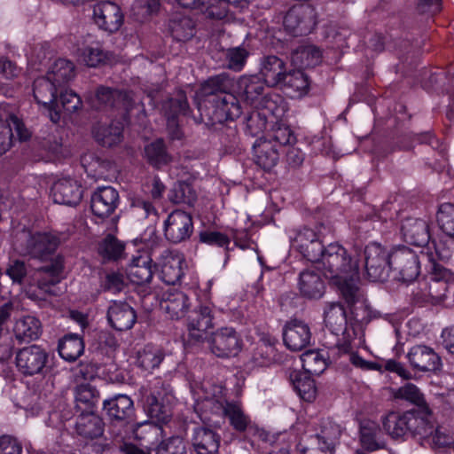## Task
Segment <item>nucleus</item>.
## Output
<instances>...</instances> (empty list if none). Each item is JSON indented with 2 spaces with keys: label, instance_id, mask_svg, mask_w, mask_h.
I'll return each mask as SVG.
<instances>
[{
  "label": "nucleus",
  "instance_id": "1",
  "mask_svg": "<svg viewBox=\"0 0 454 454\" xmlns=\"http://www.w3.org/2000/svg\"><path fill=\"white\" fill-rule=\"evenodd\" d=\"M358 251L348 252L339 243H331L317 262V269L335 285L349 307L350 313L356 317L354 306L364 301V294L358 286Z\"/></svg>",
  "mask_w": 454,
  "mask_h": 454
},
{
  "label": "nucleus",
  "instance_id": "2",
  "mask_svg": "<svg viewBox=\"0 0 454 454\" xmlns=\"http://www.w3.org/2000/svg\"><path fill=\"white\" fill-rule=\"evenodd\" d=\"M59 244V236L51 231H23L17 239V249L20 254L41 261H50V264L37 270L35 279L38 288L51 295L58 294L56 286L60 281V274L64 268L63 256L54 255Z\"/></svg>",
  "mask_w": 454,
  "mask_h": 454
},
{
  "label": "nucleus",
  "instance_id": "3",
  "mask_svg": "<svg viewBox=\"0 0 454 454\" xmlns=\"http://www.w3.org/2000/svg\"><path fill=\"white\" fill-rule=\"evenodd\" d=\"M324 323L332 333L342 335L336 344L330 348L333 356H348V361L356 368L364 371H377L380 366L362 358L354 351L353 340L356 337L351 318H348L344 306L340 301H328L324 306Z\"/></svg>",
  "mask_w": 454,
  "mask_h": 454
},
{
  "label": "nucleus",
  "instance_id": "4",
  "mask_svg": "<svg viewBox=\"0 0 454 454\" xmlns=\"http://www.w3.org/2000/svg\"><path fill=\"white\" fill-rule=\"evenodd\" d=\"M197 411H200L201 419L204 421H211L209 414L224 416L228 418L231 427L239 431H245L249 424L250 419L247 416L238 403H229L224 395L222 387H214L212 394H207L205 397L197 403Z\"/></svg>",
  "mask_w": 454,
  "mask_h": 454
},
{
  "label": "nucleus",
  "instance_id": "5",
  "mask_svg": "<svg viewBox=\"0 0 454 454\" xmlns=\"http://www.w3.org/2000/svg\"><path fill=\"white\" fill-rule=\"evenodd\" d=\"M265 82L257 75H244L237 82L236 91L247 104L258 109L274 112L277 100L264 93Z\"/></svg>",
  "mask_w": 454,
  "mask_h": 454
},
{
  "label": "nucleus",
  "instance_id": "6",
  "mask_svg": "<svg viewBox=\"0 0 454 454\" xmlns=\"http://www.w3.org/2000/svg\"><path fill=\"white\" fill-rule=\"evenodd\" d=\"M364 268L371 281H384L388 277L389 255L382 246L378 243L367 245L364 250Z\"/></svg>",
  "mask_w": 454,
  "mask_h": 454
},
{
  "label": "nucleus",
  "instance_id": "7",
  "mask_svg": "<svg viewBox=\"0 0 454 454\" xmlns=\"http://www.w3.org/2000/svg\"><path fill=\"white\" fill-rule=\"evenodd\" d=\"M389 269L396 271L402 281H412L419 274V256L407 247H398L390 253Z\"/></svg>",
  "mask_w": 454,
  "mask_h": 454
},
{
  "label": "nucleus",
  "instance_id": "8",
  "mask_svg": "<svg viewBox=\"0 0 454 454\" xmlns=\"http://www.w3.org/2000/svg\"><path fill=\"white\" fill-rule=\"evenodd\" d=\"M210 351L218 357L237 356L242 348V340L232 327H221L207 339Z\"/></svg>",
  "mask_w": 454,
  "mask_h": 454
},
{
  "label": "nucleus",
  "instance_id": "9",
  "mask_svg": "<svg viewBox=\"0 0 454 454\" xmlns=\"http://www.w3.org/2000/svg\"><path fill=\"white\" fill-rule=\"evenodd\" d=\"M284 27L294 35L310 33L317 24V12L311 5H295L289 9L284 18Z\"/></svg>",
  "mask_w": 454,
  "mask_h": 454
},
{
  "label": "nucleus",
  "instance_id": "10",
  "mask_svg": "<svg viewBox=\"0 0 454 454\" xmlns=\"http://www.w3.org/2000/svg\"><path fill=\"white\" fill-rule=\"evenodd\" d=\"M339 436L338 427L330 421H324L320 432L309 437L310 446L300 442L297 448L301 454H333L334 444Z\"/></svg>",
  "mask_w": 454,
  "mask_h": 454
},
{
  "label": "nucleus",
  "instance_id": "11",
  "mask_svg": "<svg viewBox=\"0 0 454 454\" xmlns=\"http://www.w3.org/2000/svg\"><path fill=\"white\" fill-rule=\"evenodd\" d=\"M450 272L439 265H434L428 281L420 284L421 293L417 294L425 301L436 304L442 301L448 291Z\"/></svg>",
  "mask_w": 454,
  "mask_h": 454
},
{
  "label": "nucleus",
  "instance_id": "12",
  "mask_svg": "<svg viewBox=\"0 0 454 454\" xmlns=\"http://www.w3.org/2000/svg\"><path fill=\"white\" fill-rule=\"evenodd\" d=\"M214 315L208 305H200L188 315L186 328L188 337L195 342L207 339V331L214 327Z\"/></svg>",
  "mask_w": 454,
  "mask_h": 454
},
{
  "label": "nucleus",
  "instance_id": "13",
  "mask_svg": "<svg viewBox=\"0 0 454 454\" xmlns=\"http://www.w3.org/2000/svg\"><path fill=\"white\" fill-rule=\"evenodd\" d=\"M48 361L47 352L37 345H31L20 349L16 355V365L24 375L42 373Z\"/></svg>",
  "mask_w": 454,
  "mask_h": 454
},
{
  "label": "nucleus",
  "instance_id": "14",
  "mask_svg": "<svg viewBox=\"0 0 454 454\" xmlns=\"http://www.w3.org/2000/svg\"><path fill=\"white\" fill-rule=\"evenodd\" d=\"M192 231V218L184 211H173L164 222V235L172 243L177 244L188 239Z\"/></svg>",
  "mask_w": 454,
  "mask_h": 454
},
{
  "label": "nucleus",
  "instance_id": "15",
  "mask_svg": "<svg viewBox=\"0 0 454 454\" xmlns=\"http://www.w3.org/2000/svg\"><path fill=\"white\" fill-rule=\"evenodd\" d=\"M293 247L308 261L316 262L325 252L320 235L313 229L303 228L292 238Z\"/></svg>",
  "mask_w": 454,
  "mask_h": 454
},
{
  "label": "nucleus",
  "instance_id": "16",
  "mask_svg": "<svg viewBox=\"0 0 454 454\" xmlns=\"http://www.w3.org/2000/svg\"><path fill=\"white\" fill-rule=\"evenodd\" d=\"M93 19L100 29L114 33L122 25L123 14L116 4L104 1L94 6Z\"/></svg>",
  "mask_w": 454,
  "mask_h": 454
},
{
  "label": "nucleus",
  "instance_id": "17",
  "mask_svg": "<svg viewBox=\"0 0 454 454\" xmlns=\"http://www.w3.org/2000/svg\"><path fill=\"white\" fill-rule=\"evenodd\" d=\"M283 340L287 348L300 351L310 344V328L302 320L290 319L283 328Z\"/></svg>",
  "mask_w": 454,
  "mask_h": 454
},
{
  "label": "nucleus",
  "instance_id": "18",
  "mask_svg": "<svg viewBox=\"0 0 454 454\" xmlns=\"http://www.w3.org/2000/svg\"><path fill=\"white\" fill-rule=\"evenodd\" d=\"M405 427V441L411 437L421 443L422 439H427L434 432L431 413L426 414L424 410L407 411Z\"/></svg>",
  "mask_w": 454,
  "mask_h": 454
},
{
  "label": "nucleus",
  "instance_id": "19",
  "mask_svg": "<svg viewBox=\"0 0 454 454\" xmlns=\"http://www.w3.org/2000/svg\"><path fill=\"white\" fill-rule=\"evenodd\" d=\"M53 201L67 206H76L82 198L81 184L70 176L59 178L51 187Z\"/></svg>",
  "mask_w": 454,
  "mask_h": 454
},
{
  "label": "nucleus",
  "instance_id": "20",
  "mask_svg": "<svg viewBox=\"0 0 454 454\" xmlns=\"http://www.w3.org/2000/svg\"><path fill=\"white\" fill-rule=\"evenodd\" d=\"M411 366L419 372H436L442 368V359L434 348L426 345L413 346L407 354Z\"/></svg>",
  "mask_w": 454,
  "mask_h": 454
},
{
  "label": "nucleus",
  "instance_id": "21",
  "mask_svg": "<svg viewBox=\"0 0 454 454\" xmlns=\"http://www.w3.org/2000/svg\"><path fill=\"white\" fill-rule=\"evenodd\" d=\"M119 204V193L111 186L98 187L92 194L90 208L92 213L106 218L111 215Z\"/></svg>",
  "mask_w": 454,
  "mask_h": 454
},
{
  "label": "nucleus",
  "instance_id": "22",
  "mask_svg": "<svg viewBox=\"0 0 454 454\" xmlns=\"http://www.w3.org/2000/svg\"><path fill=\"white\" fill-rule=\"evenodd\" d=\"M184 257L182 254L175 251H164L160 262V279L168 286L179 283L184 274Z\"/></svg>",
  "mask_w": 454,
  "mask_h": 454
},
{
  "label": "nucleus",
  "instance_id": "23",
  "mask_svg": "<svg viewBox=\"0 0 454 454\" xmlns=\"http://www.w3.org/2000/svg\"><path fill=\"white\" fill-rule=\"evenodd\" d=\"M12 129L20 141H27L31 137V132L16 115L12 114L6 120L0 119V155L6 153L12 146Z\"/></svg>",
  "mask_w": 454,
  "mask_h": 454
},
{
  "label": "nucleus",
  "instance_id": "24",
  "mask_svg": "<svg viewBox=\"0 0 454 454\" xmlns=\"http://www.w3.org/2000/svg\"><path fill=\"white\" fill-rule=\"evenodd\" d=\"M107 320L117 331H127L133 327L137 321L135 309L127 302L114 301L107 309Z\"/></svg>",
  "mask_w": 454,
  "mask_h": 454
},
{
  "label": "nucleus",
  "instance_id": "25",
  "mask_svg": "<svg viewBox=\"0 0 454 454\" xmlns=\"http://www.w3.org/2000/svg\"><path fill=\"white\" fill-rule=\"evenodd\" d=\"M401 232L403 239L417 247L426 246L429 239V225L420 218L409 217L402 222Z\"/></svg>",
  "mask_w": 454,
  "mask_h": 454
},
{
  "label": "nucleus",
  "instance_id": "26",
  "mask_svg": "<svg viewBox=\"0 0 454 454\" xmlns=\"http://www.w3.org/2000/svg\"><path fill=\"white\" fill-rule=\"evenodd\" d=\"M189 305L188 296L180 290L168 287L162 294L160 307L172 319L184 317Z\"/></svg>",
  "mask_w": 454,
  "mask_h": 454
},
{
  "label": "nucleus",
  "instance_id": "27",
  "mask_svg": "<svg viewBox=\"0 0 454 454\" xmlns=\"http://www.w3.org/2000/svg\"><path fill=\"white\" fill-rule=\"evenodd\" d=\"M286 73V64L278 57L269 55L261 59L259 74L267 86H279Z\"/></svg>",
  "mask_w": 454,
  "mask_h": 454
},
{
  "label": "nucleus",
  "instance_id": "28",
  "mask_svg": "<svg viewBox=\"0 0 454 454\" xmlns=\"http://www.w3.org/2000/svg\"><path fill=\"white\" fill-rule=\"evenodd\" d=\"M298 288L303 297L317 300L323 297L325 285L317 272L307 269L299 275Z\"/></svg>",
  "mask_w": 454,
  "mask_h": 454
},
{
  "label": "nucleus",
  "instance_id": "29",
  "mask_svg": "<svg viewBox=\"0 0 454 454\" xmlns=\"http://www.w3.org/2000/svg\"><path fill=\"white\" fill-rule=\"evenodd\" d=\"M254 157L255 163L264 170L272 169L278 163V150L271 140L259 138L254 145Z\"/></svg>",
  "mask_w": 454,
  "mask_h": 454
},
{
  "label": "nucleus",
  "instance_id": "30",
  "mask_svg": "<svg viewBox=\"0 0 454 454\" xmlns=\"http://www.w3.org/2000/svg\"><path fill=\"white\" fill-rule=\"evenodd\" d=\"M192 442L198 454H215L220 445V437L212 429L200 427L193 430Z\"/></svg>",
  "mask_w": 454,
  "mask_h": 454
},
{
  "label": "nucleus",
  "instance_id": "31",
  "mask_svg": "<svg viewBox=\"0 0 454 454\" xmlns=\"http://www.w3.org/2000/svg\"><path fill=\"white\" fill-rule=\"evenodd\" d=\"M103 408L112 420L124 421L133 413V401L126 395L105 400Z\"/></svg>",
  "mask_w": 454,
  "mask_h": 454
},
{
  "label": "nucleus",
  "instance_id": "32",
  "mask_svg": "<svg viewBox=\"0 0 454 454\" xmlns=\"http://www.w3.org/2000/svg\"><path fill=\"white\" fill-rule=\"evenodd\" d=\"M213 102L219 121L237 119L242 114L238 98L231 93H222L218 95L217 99H213Z\"/></svg>",
  "mask_w": 454,
  "mask_h": 454
},
{
  "label": "nucleus",
  "instance_id": "33",
  "mask_svg": "<svg viewBox=\"0 0 454 454\" xmlns=\"http://www.w3.org/2000/svg\"><path fill=\"white\" fill-rule=\"evenodd\" d=\"M123 126L120 121H113L109 124L97 123L92 129L94 138L103 146H114L120 144L123 138Z\"/></svg>",
  "mask_w": 454,
  "mask_h": 454
},
{
  "label": "nucleus",
  "instance_id": "34",
  "mask_svg": "<svg viewBox=\"0 0 454 454\" xmlns=\"http://www.w3.org/2000/svg\"><path fill=\"white\" fill-rule=\"evenodd\" d=\"M322 61V51L312 44L301 45L291 54V63L299 70L314 67Z\"/></svg>",
  "mask_w": 454,
  "mask_h": 454
},
{
  "label": "nucleus",
  "instance_id": "35",
  "mask_svg": "<svg viewBox=\"0 0 454 454\" xmlns=\"http://www.w3.org/2000/svg\"><path fill=\"white\" fill-rule=\"evenodd\" d=\"M279 86L291 98H301L308 93L309 82L307 74L298 69L286 73Z\"/></svg>",
  "mask_w": 454,
  "mask_h": 454
},
{
  "label": "nucleus",
  "instance_id": "36",
  "mask_svg": "<svg viewBox=\"0 0 454 454\" xmlns=\"http://www.w3.org/2000/svg\"><path fill=\"white\" fill-rule=\"evenodd\" d=\"M77 434L84 438H97L103 434L104 422L92 411L81 412L75 424Z\"/></svg>",
  "mask_w": 454,
  "mask_h": 454
},
{
  "label": "nucleus",
  "instance_id": "37",
  "mask_svg": "<svg viewBox=\"0 0 454 454\" xmlns=\"http://www.w3.org/2000/svg\"><path fill=\"white\" fill-rule=\"evenodd\" d=\"M152 259L148 254H141L136 257L129 269V278L137 285L149 283L153 276Z\"/></svg>",
  "mask_w": 454,
  "mask_h": 454
},
{
  "label": "nucleus",
  "instance_id": "38",
  "mask_svg": "<svg viewBox=\"0 0 454 454\" xmlns=\"http://www.w3.org/2000/svg\"><path fill=\"white\" fill-rule=\"evenodd\" d=\"M57 89V85L47 76L35 79L33 83L35 101L43 107H50L55 103Z\"/></svg>",
  "mask_w": 454,
  "mask_h": 454
},
{
  "label": "nucleus",
  "instance_id": "39",
  "mask_svg": "<svg viewBox=\"0 0 454 454\" xmlns=\"http://www.w3.org/2000/svg\"><path fill=\"white\" fill-rule=\"evenodd\" d=\"M98 400L99 392L89 383L78 385L74 389L75 408L81 412L92 411Z\"/></svg>",
  "mask_w": 454,
  "mask_h": 454
},
{
  "label": "nucleus",
  "instance_id": "40",
  "mask_svg": "<svg viewBox=\"0 0 454 454\" xmlns=\"http://www.w3.org/2000/svg\"><path fill=\"white\" fill-rule=\"evenodd\" d=\"M164 356V351L160 348L146 345L137 353V365L144 372H153L162 363Z\"/></svg>",
  "mask_w": 454,
  "mask_h": 454
},
{
  "label": "nucleus",
  "instance_id": "41",
  "mask_svg": "<svg viewBox=\"0 0 454 454\" xmlns=\"http://www.w3.org/2000/svg\"><path fill=\"white\" fill-rule=\"evenodd\" d=\"M14 333L21 341L36 340L41 333V324L35 317H23L16 321Z\"/></svg>",
  "mask_w": 454,
  "mask_h": 454
},
{
  "label": "nucleus",
  "instance_id": "42",
  "mask_svg": "<svg viewBox=\"0 0 454 454\" xmlns=\"http://www.w3.org/2000/svg\"><path fill=\"white\" fill-rule=\"evenodd\" d=\"M162 427L153 422H144L138 424L134 429L135 438L145 444L147 449L158 444L162 438Z\"/></svg>",
  "mask_w": 454,
  "mask_h": 454
},
{
  "label": "nucleus",
  "instance_id": "43",
  "mask_svg": "<svg viewBox=\"0 0 454 454\" xmlns=\"http://www.w3.org/2000/svg\"><path fill=\"white\" fill-rule=\"evenodd\" d=\"M127 100L128 95L126 93H122L118 90L102 86L97 90L92 104L96 108L117 106L120 104L127 107Z\"/></svg>",
  "mask_w": 454,
  "mask_h": 454
},
{
  "label": "nucleus",
  "instance_id": "44",
  "mask_svg": "<svg viewBox=\"0 0 454 454\" xmlns=\"http://www.w3.org/2000/svg\"><path fill=\"white\" fill-rule=\"evenodd\" d=\"M380 434V429L374 421L364 420L360 425V442L362 446L371 451L384 448V442L379 439Z\"/></svg>",
  "mask_w": 454,
  "mask_h": 454
},
{
  "label": "nucleus",
  "instance_id": "45",
  "mask_svg": "<svg viewBox=\"0 0 454 454\" xmlns=\"http://www.w3.org/2000/svg\"><path fill=\"white\" fill-rule=\"evenodd\" d=\"M74 74V65L67 59H59L52 64L46 76L57 87H60L72 80Z\"/></svg>",
  "mask_w": 454,
  "mask_h": 454
},
{
  "label": "nucleus",
  "instance_id": "46",
  "mask_svg": "<svg viewBox=\"0 0 454 454\" xmlns=\"http://www.w3.org/2000/svg\"><path fill=\"white\" fill-rule=\"evenodd\" d=\"M406 411L389 412L382 420L383 429L394 440L405 441Z\"/></svg>",
  "mask_w": 454,
  "mask_h": 454
},
{
  "label": "nucleus",
  "instance_id": "47",
  "mask_svg": "<svg viewBox=\"0 0 454 454\" xmlns=\"http://www.w3.org/2000/svg\"><path fill=\"white\" fill-rule=\"evenodd\" d=\"M169 31L176 41H187L194 35V23L187 16L176 14L168 23Z\"/></svg>",
  "mask_w": 454,
  "mask_h": 454
},
{
  "label": "nucleus",
  "instance_id": "48",
  "mask_svg": "<svg viewBox=\"0 0 454 454\" xmlns=\"http://www.w3.org/2000/svg\"><path fill=\"white\" fill-rule=\"evenodd\" d=\"M59 356L68 362L75 361L82 353L84 345L82 340L75 334L65 336L59 344Z\"/></svg>",
  "mask_w": 454,
  "mask_h": 454
},
{
  "label": "nucleus",
  "instance_id": "49",
  "mask_svg": "<svg viewBox=\"0 0 454 454\" xmlns=\"http://www.w3.org/2000/svg\"><path fill=\"white\" fill-rule=\"evenodd\" d=\"M78 52L80 61L90 67H97L107 59V53L98 42L79 49Z\"/></svg>",
  "mask_w": 454,
  "mask_h": 454
},
{
  "label": "nucleus",
  "instance_id": "50",
  "mask_svg": "<svg viewBox=\"0 0 454 454\" xmlns=\"http://www.w3.org/2000/svg\"><path fill=\"white\" fill-rule=\"evenodd\" d=\"M394 395L395 398L403 399L416 404L417 406L420 407V410H424L426 414L431 413L429 407L427 405L423 394L414 384H405L404 386L396 389Z\"/></svg>",
  "mask_w": 454,
  "mask_h": 454
},
{
  "label": "nucleus",
  "instance_id": "51",
  "mask_svg": "<svg viewBox=\"0 0 454 454\" xmlns=\"http://www.w3.org/2000/svg\"><path fill=\"white\" fill-rule=\"evenodd\" d=\"M302 369L309 375H320L326 369L324 356L316 350H309L301 356Z\"/></svg>",
  "mask_w": 454,
  "mask_h": 454
},
{
  "label": "nucleus",
  "instance_id": "52",
  "mask_svg": "<svg viewBox=\"0 0 454 454\" xmlns=\"http://www.w3.org/2000/svg\"><path fill=\"white\" fill-rule=\"evenodd\" d=\"M161 110L167 119H176L178 115H185L189 110V105L185 94L178 91L175 98L164 102Z\"/></svg>",
  "mask_w": 454,
  "mask_h": 454
},
{
  "label": "nucleus",
  "instance_id": "53",
  "mask_svg": "<svg viewBox=\"0 0 454 454\" xmlns=\"http://www.w3.org/2000/svg\"><path fill=\"white\" fill-rule=\"evenodd\" d=\"M294 388L301 399L311 402L316 397V385L309 375L295 373L292 375Z\"/></svg>",
  "mask_w": 454,
  "mask_h": 454
},
{
  "label": "nucleus",
  "instance_id": "54",
  "mask_svg": "<svg viewBox=\"0 0 454 454\" xmlns=\"http://www.w3.org/2000/svg\"><path fill=\"white\" fill-rule=\"evenodd\" d=\"M145 156L150 164L157 168L167 164L170 160V157L161 139H158L147 145L145 147Z\"/></svg>",
  "mask_w": 454,
  "mask_h": 454
},
{
  "label": "nucleus",
  "instance_id": "55",
  "mask_svg": "<svg viewBox=\"0 0 454 454\" xmlns=\"http://www.w3.org/2000/svg\"><path fill=\"white\" fill-rule=\"evenodd\" d=\"M124 251V245L113 235H107L98 245V253L106 260H118Z\"/></svg>",
  "mask_w": 454,
  "mask_h": 454
},
{
  "label": "nucleus",
  "instance_id": "56",
  "mask_svg": "<svg viewBox=\"0 0 454 454\" xmlns=\"http://www.w3.org/2000/svg\"><path fill=\"white\" fill-rule=\"evenodd\" d=\"M168 198L175 204L184 203L192 206L196 200L197 196L190 184L178 183L169 192Z\"/></svg>",
  "mask_w": 454,
  "mask_h": 454
},
{
  "label": "nucleus",
  "instance_id": "57",
  "mask_svg": "<svg viewBox=\"0 0 454 454\" xmlns=\"http://www.w3.org/2000/svg\"><path fill=\"white\" fill-rule=\"evenodd\" d=\"M159 7L160 0H136L131 7V13L136 20L144 22L157 12Z\"/></svg>",
  "mask_w": 454,
  "mask_h": 454
},
{
  "label": "nucleus",
  "instance_id": "58",
  "mask_svg": "<svg viewBox=\"0 0 454 454\" xmlns=\"http://www.w3.org/2000/svg\"><path fill=\"white\" fill-rule=\"evenodd\" d=\"M437 222L446 235L454 238V205L442 204L437 212Z\"/></svg>",
  "mask_w": 454,
  "mask_h": 454
},
{
  "label": "nucleus",
  "instance_id": "59",
  "mask_svg": "<svg viewBox=\"0 0 454 454\" xmlns=\"http://www.w3.org/2000/svg\"><path fill=\"white\" fill-rule=\"evenodd\" d=\"M249 56L248 51L243 47L230 48L225 52L226 67L236 72L243 69Z\"/></svg>",
  "mask_w": 454,
  "mask_h": 454
},
{
  "label": "nucleus",
  "instance_id": "60",
  "mask_svg": "<svg viewBox=\"0 0 454 454\" xmlns=\"http://www.w3.org/2000/svg\"><path fill=\"white\" fill-rule=\"evenodd\" d=\"M154 450L155 454H187L186 444L179 436L160 441Z\"/></svg>",
  "mask_w": 454,
  "mask_h": 454
},
{
  "label": "nucleus",
  "instance_id": "61",
  "mask_svg": "<svg viewBox=\"0 0 454 454\" xmlns=\"http://www.w3.org/2000/svg\"><path fill=\"white\" fill-rule=\"evenodd\" d=\"M230 81L227 76L217 75L208 79L202 87V92L205 96H214L213 99H217L218 95L228 93Z\"/></svg>",
  "mask_w": 454,
  "mask_h": 454
},
{
  "label": "nucleus",
  "instance_id": "62",
  "mask_svg": "<svg viewBox=\"0 0 454 454\" xmlns=\"http://www.w3.org/2000/svg\"><path fill=\"white\" fill-rule=\"evenodd\" d=\"M452 443V437L446 433V430L440 427L434 426V432L427 439H422L421 444H427L433 449H442Z\"/></svg>",
  "mask_w": 454,
  "mask_h": 454
},
{
  "label": "nucleus",
  "instance_id": "63",
  "mask_svg": "<svg viewBox=\"0 0 454 454\" xmlns=\"http://www.w3.org/2000/svg\"><path fill=\"white\" fill-rule=\"evenodd\" d=\"M59 102L63 109L69 114L75 112L82 106L80 97L73 90L61 91Z\"/></svg>",
  "mask_w": 454,
  "mask_h": 454
},
{
  "label": "nucleus",
  "instance_id": "64",
  "mask_svg": "<svg viewBox=\"0 0 454 454\" xmlns=\"http://www.w3.org/2000/svg\"><path fill=\"white\" fill-rule=\"evenodd\" d=\"M200 240L203 243L220 247H228L230 239L225 234L219 231H205L200 232Z\"/></svg>",
  "mask_w": 454,
  "mask_h": 454
}]
</instances>
